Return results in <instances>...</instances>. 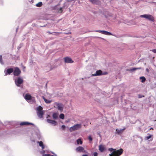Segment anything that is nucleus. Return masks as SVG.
<instances>
[{
	"label": "nucleus",
	"mask_w": 156,
	"mask_h": 156,
	"mask_svg": "<svg viewBox=\"0 0 156 156\" xmlns=\"http://www.w3.org/2000/svg\"><path fill=\"white\" fill-rule=\"evenodd\" d=\"M125 129H116V133H117L118 134H120L121 133H122Z\"/></svg>",
	"instance_id": "16"
},
{
	"label": "nucleus",
	"mask_w": 156,
	"mask_h": 156,
	"mask_svg": "<svg viewBox=\"0 0 156 156\" xmlns=\"http://www.w3.org/2000/svg\"><path fill=\"white\" fill-rule=\"evenodd\" d=\"M98 154L97 152H94L93 154L94 156H98Z\"/></svg>",
	"instance_id": "34"
},
{
	"label": "nucleus",
	"mask_w": 156,
	"mask_h": 156,
	"mask_svg": "<svg viewBox=\"0 0 156 156\" xmlns=\"http://www.w3.org/2000/svg\"><path fill=\"white\" fill-rule=\"evenodd\" d=\"M42 3L41 2H39L38 3L36 4V6L37 7H40L42 5Z\"/></svg>",
	"instance_id": "22"
},
{
	"label": "nucleus",
	"mask_w": 156,
	"mask_h": 156,
	"mask_svg": "<svg viewBox=\"0 0 156 156\" xmlns=\"http://www.w3.org/2000/svg\"><path fill=\"white\" fill-rule=\"evenodd\" d=\"M75 150L77 152L85 153L86 151L84 148L81 146H79L76 148Z\"/></svg>",
	"instance_id": "9"
},
{
	"label": "nucleus",
	"mask_w": 156,
	"mask_h": 156,
	"mask_svg": "<svg viewBox=\"0 0 156 156\" xmlns=\"http://www.w3.org/2000/svg\"><path fill=\"white\" fill-rule=\"evenodd\" d=\"M100 3V2L99 1V0H97L95 3H94V4H99Z\"/></svg>",
	"instance_id": "28"
},
{
	"label": "nucleus",
	"mask_w": 156,
	"mask_h": 156,
	"mask_svg": "<svg viewBox=\"0 0 156 156\" xmlns=\"http://www.w3.org/2000/svg\"><path fill=\"white\" fill-rule=\"evenodd\" d=\"M153 129V128H151V129Z\"/></svg>",
	"instance_id": "42"
},
{
	"label": "nucleus",
	"mask_w": 156,
	"mask_h": 156,
	"mask_svg": "<svg viewBox=\"0 0 156 156\" xmlns=\"http://www.w3.org/2000/svg\"><path fill=\"white\" fill-rule=\"evenodd\" d=\"M62 8H60V9H59V11L60 12H62Z\"/></svg>",
	"instance_id": "37"
},
{
	"label": "nucleus",
	"mask_w": 156,
	"mask_h": 156,
	"mask_svg": "<svg viewBox=\"0 0 156 156\" xmlns=\"http://www.w3.org/2000/svg\"><path fill=\"white\" fill-rule=\"evenodd\" d=\"M13 72V69L12 68H9L7 70L5 69L4 71V73L5 75L7 74H10L11 73Z\"/></svg>",
	"instance_id": "12"
},
{
	"label": "nucleus",
	"mask_w": 156,
	"mask_h": 156,
	"mask_svg": "<svg viewBox=\"0 0 156 156\" xmlns=\"http://www.w3.org/2000/svg\"><path fill=\"white\" fill-rule=\"evenodd\" d=\"M50 116L49 115H48V117H47V122L48 123H49L51 124H52L53 126H55L56 125L57 122L56 121L53 120H52L49 119H48V117H50Z\"/></svg>",
	"instance_id": "11"
},
{
	"label": "nucleus",
	"mask_w": 156,
	"mask_h": 156,
	"mask_svg": "<svg viewBox=\"0 0 156 156\" xmlns=\"http://www.w3.org/2000/svg\"><path fill=\"white\" fill-rule=\"evenodd\" d=\"M64 115L62 113L59 115V118L62 119H64Z\"/></svg>",
	"instance_id": "26"
},
{
	"label": "nucleus",
	"mask_w": 156,
	"mask_h": 156,
	"mask_svg": "<svg viewBox=\"0 0 156 156\" xmlns=\"http://www.w3.org/2000/svg\"><path fill=\"white\" fill-rule=\"evenodd\" d=\"M57 33L55 32H54L53 33V34L54 35H56Z\"/></svg>",
	"instance_id": "39"
},
{
	"label": "nucleus",
	"mask_w": 156,
	"mask_h": 156,
	"mask_svg": "<svg viewBox=\"0 0 156 156\" xmlns=\"http://www.w3.org/2000/svg\"><path fill=\"white\" fill-rule=\"evenodd\" d=\"M43 156H57L56 155H50L49 154H43Z\"/></svg>",
	"instance_id": "30"
},
{
	"label": "nucleus",
	"mask_w": 156,
	"mask_h": 156,
	"mask_svg": "<svg viewBox=\"0 0 156 156\" xmlns=\"http://www.w3.org/2000/svg\"><path fill=\"white\" fill-rule=\"evenodd\" d=\"M51 68H50L49 69H48V70H51Z\"/></svg>",
	"instance_id": "41"
},
{
	"label": "nucleus",
	"mask_w": 156,
	"mask_h": 156,
	"mask_svg": "<svg viewBox=\"0 0 156 156\" xmlns=\"http://www.w3.org/2000/svg\"><path fill=\"white\" fill-rule=\"evenodd\" d=\"M81 127V125L80 124H76L69 128V130L70 132L78 130Z\"/></svg>",
	"instance_id": "5"
},
{
	"label": "nucleus",
	"mask_w": 156,
	"mask_h": 156,
	"mask_svg": "<svg viewBox=\"0 0 156 156\" xmlns=\"http://www.w3.org/2000/svg\"><path fill=\"white\" fill-rule=\"evenodd\" d=\"M58 114L57 113H53L52 116L54 119H56L58 118Z\"/></svg>",
	"instance_id": "18"
},
{
	"label": "nucleus",
	"mask_w": 156,
	"mask_h": 156,
	"mask_svg": "<svg viewBox=\"0 0 156 156\" xmlns=\"http://www.w3.org/2000/svg\"><path fill=\"white\" fill-rule=\"evenodd\" d=\"M103 34L106 35H112L111 33L109 32L108 31L105 30H103L102 34Z\"/></svg>",
	"instance_id": "19"
},
{
	"label": "nucleus",
	"mask_w": 156,
	"mask_h": 156,
	"mask_svg": "<svg viewBox=\"0 0 156 156\" xmlns=\"http://www.w3.org/2000/svg\"><path fill=\"white\" fill-rule=\"evenodd\" d=\"M25 99L29 103H32L35 102V99L34 97H32L29 94H23Z\"/></svg>",
	"instance_id": "2"
},
{
	"label": "nucleus",
	"mask_w": 156,
	"mask_h": 156,
	"mask_svg": "<svg viewBox=\"0 0 156 156\" xmlns=\"http://www.w3.org/2000/svg\"><path fill=\"white\" fill-rule=\"evenodd\" d=\"M151 135H149L148 136H147L145 137V139L146 140H148L149 139H150V138H151Z\"/></svg>",
	"instance_id": "27"
},
{
	"label": "nucleus",
	"mask_w": 156,
	"mask_h": 156,
	"mask_svg": "<svg viewBox=\"0 0 156 156\" xmlns=\"http://www.w3.org/2000/svg\"><path fill=\"white\" fill-rule=\"evenodd\" d=\"M43 99L44 100V101L46 103H50L51 102V100H48L47 99H46L45 98L43 97Z\"/></svg>",
	"instance_id": "21"
},
{
	"label": "nucleus",
	"mask_w": 156,
	"mask_h": 156,
	"mask_svg": "<svg viewBox=\"0 0 156 156\" xmlns=\"http://www.w3.org/2000/svg\"><path fill=\"white\" fill-rule=\"evenodd\" d=\"M69 122V121H66V122Z\"/></svg>",
	"instance_id": "43"
},
{
	"label": "nucleus",
	"mask_w": 156,
	"mask_h": 156,
	"mask_svg": "<svg viewBox=\"0 0 156 156\" xmlns=\"http://www.w3.org/2000/svg\"><path fill=\"white\" fill-rule=\"evenodd\" d=\"M89 0L90 1V0Z\"/></svg>",
	"instance_id": "45"
},
{
	"label": "nucleus",
	"mask_w": 156,
	"mask_h": 156,
	"mask_svg": "<svg viewBox=\"0 0 156 156\" xmlns=\"http://www.w3.org/2000/svg\"><path fill=\"white\" fill-rule=\"evenodd\" d=\"M97 0H90V1L94 4L95 3Z\"/></svg>",
	"instance_id": "33"
},
{
	"label": "nucleus",
	"mask_w": 156,
	"mask_h": 156,
	"mask_svg": "<svg viewBox=\"0 0 156 156\" xmlns=\"http://www.w3.org/2000/svg\"><path fill=\"white\" fill-rule=\"evenodd\" d=\"M15 83L18 87H20V85L23 82V79L20 77H18L15 79Z\"/></svg>",
	"instance_id": "4"
},
{
	"label": "nucleus",
	"mask_w": 156,
	"mask_h": 156,
	"mask_svg": "<svg viewBox=\"0 0 156 156\" xmlns=\"http://www.w3.org/2000/svg\"><path fill=\"white\" fill-rule=\"evenodd\" d=\"M140 78L141 80V82L142 83H144L146 80L144 76L140 77Z\"/></svg>",
	"instance_id": "23"
},
{
	"label": "nucleus",
	"mask_w": 156,
	"mask_h": 156,
	"mask_svg": "<svg viewBox=\"0 0 156 156\" xmlns=\"http://www.w3.org/2000/svg\"><path fill=\"white\" fill-rule=\"evenodd\" d=\"M37 143L39 144V146L41 147L42 149H43L44 148V145L42 141H38L37 142Z\"/></svg>",
	"instance_id": "17"
},
{
	"label": "nucleus",
	"mask_w": 156,
	"mask_h": 156,
	"mask_svg": "<svg viewBox=\"0 0 156 156\" xmlns=\"http://www.w3.org/2000/svg\"><path fill=\"white\" fill-rule=\"evenodd\" d=\"M0 63L2 65H3L4 64L2 60V55H0Z\"/></svg>",
	"instance_id": "25"
},
{
	"label": "nucleus",
	"mask_w": 156,
	"mask_h": 156,
	"mask_svg": "<svg viewBox=\"0 0 156 156\" xmlns=\"http://www.w3.org/2000/svg\"><path fill=\"white\" fill-rule=\"evenodd\" d=\"M109 151L112 153L109 154V156H119L123 152V150L122 148L116 150L115 149L109 148L108 149Z\"/></svg>",
	"instance_id": "1"
},
{
	"label": "nucleus",
	"mask_w": 156,
	"mask_h": 156,
	"mask_svg": "<svg viewBox=\"0 0 156 156\" xmlns=\"http://www.w3.org/2000/svg\"><path fill=\"white\" fill-rule=\"evenodd\" d=\"M55 105L58 110L62 112L63 110L64 105L61 103L56 102L55 103Z\"/></svg>",
	"instance_id": "7"
},
{
	"label": "nucleus",
	"mask_w": 156,
	"mask_h": 156,
	"mask_svg": "<svg viewBox=\"0 0 156 156\" xmlns=\"http://www.w3.org/2000/svg\"><path fill=\"white\" fill-rule=\"evenodd\" d=\"M65 62L67 63H71L73 62V61L70 58L67 57L64 58Z\"/></svg>",
	"instance_id": "13"
},
{
	"label": "nucleus",
	"mask_w": 156,
	"mask_h": 156,
	"mask_svg": "<svg viewBox=\"0 0 156 156\" xmlns=\"http://www.w3.org/2000/svg\"><path fill=\"white\" fill-rule=\"evenodd\" d=\"M43 108L41 106H39L36 108L37 113L38 117L40 118L43 117L44 112L42 110Z\"/></svg>",
	"instance_id": "3"
},
{
	"label": "nucleus",
	"mask_w": 156,
	"mask_h": 156,
	"mask_svg": "<svg viewBox=\"0 0 156 156\" xmlns=\"http://www.w3.org/2000/svg\"><path fill=\"white\" fill-rule=\"evenodd\" d=\"M153 52L154 53H156V49H153L152 50Z\"/></svg>",
	"instance_id": "35"
},
{
	"label": "nucleus",
	"mask_w": 156,
	"mask_h": 156,
	"mask_svg": "<svg viewBox=\"0 0 156 156\" xmlns=\"http://www.w3.org/2000/svg\"><path fill=\"white\" fill-rule=\"evenodd\" d=\"M107 72H104V73H102V71L101 70H98L95 73L93 74H92V76H100L101 75H106L107 74Z\"/></svg>",
	"instance_id": "8"
},
{
	"label": "nucleus",
	"mask_w": 156,
	"mask_h": 156,
	"mask_svg": "<svg viewBox=\"0 0 156 156\" xmlns=\"http://www.w3.org/2000/svg\"><path fill=\"white\" fill-rule=\"evenodd\" d=\"M142 69V68H141V67L133 68H131L130 69H129L128 70L131 71V72H133V71L136 70V69Z\"/></svg>",
	"instance_id": "20"
},
{
	"label": "nucleus",
	"mask_w": 156,
	"mask_h": 156,
	"mask_svg": "<svg viewBox=\"0 0 156 156\" xmlns=\"http://www.w3.org/2000/svg\"><path fill=\"white\" fill-rule=\"evenodd\" d=\"M49 33H50V34H51V33L50 32H49Z\"/></svg>",
	"instance_id": "44"
},
{
	"label": "nucleus",
	"mask_w": 156,
	"mask_h": 156,
	"mask_svg": "<svg viewBox=\"0 0 156 156\" xmlns=\"http://www.w3.org/2000/svg\"><path fill=\"white\" fill-rule=\"evenodd\" d=\"M82 156H88V155L87 154H83L82 155Z\"/></svg>",
	"instance_id": "40"
},
{
	"label": "nucleus",
	"mask_w": 156,
	"mask_h": 156,
	"mask_svg": "<svg viewBox=\"0 0 156 156\" xmlns=\"http://www.w3.org/2000/svg\"><path fill=\"white\" fill-rule=\"evenodd\" d=\"M103 31V30H95V31L96 32H99V33L102 34Z\"/></svg>",
	"instance_id": "32"
},
{
	"label": "nucleus",
	"mask_w": 156,
	"mask_h": 156,
	"mask_svg": "<svg viewBox=\"0 0 156 156\" xmlns=\"http://www.w3.org/2000/svg\"><path fill=\"white\" fill-rule=\"evenodd\" d=\"M88 139L90 141H92V138L91 137V136H89L88 137Z\"/></svg>",
	"instance_id": "29"
},
{
	"label": "nucleus",
	"mask_w": 156,
	"mask_h": 156,
	"mask_svg": "<svg viewBox=\"0 0 156 156\" xmlns=\"http://www.w3.org/2000/svg\"><path fill=\"white\" fill-rule=\"evenodd\" d=\"M45 151H44V150H43V151H41V153H42V154H43H43H44L45 153Z\"/></svg>",
	"instance_id": "36"
},
{
	"label": "nucleus",
	"mask_w": 156,
	"mask_h": 156,
	"mask_svg": "<svg viewBox=\"0 0 156 156\" xmlns=\"http://www.w3.org/2000/svg\"><path fill=\"white\" fill-rule=\"evenodd\" d=\"M146 70L147 72H149V70L147 68L146 69Z\"/></svg>",
	"instance_id": "38"
},
{
	"label": "nucleus",
	"mask_w": 156,
	"mask_h": 156,
	"mask_svg": "<svg viewBox=\"0 0 156 156\" xmlns=\"http://www.w3.org/2000/svg\"><path fill=\"white\" fill-rule=\"evenodd\" d=\"M140 17L142 18H145L149 21H154L153 17L151 15L149 14H144L140 16Z\"/></svg>",
	"instance_id": "6"
},
{
	"label": "nucleus",
	"mask_w": 156,
	"mask_h": 156,
	"mask_svg": "<svg viewBox=\"0 0 156 156\" xmlns=\"http://www.w3.org/2000/svg\"><path fill=\"white\" fill-rule=\"evenodd\" d=\"M99 150L101 152H103L105 150V147L104 146L100 145L99 147Z\"/></svg>",
	"instance_id": "15"
},
{
	"label": "nucleus",
	"mask_w": 156,
	"mask_h": 156,
	"mask_svg": "<svg viewBox=\"0 0 156 156\" xmlns=\"http://www.w3.org/2000/svg\"><path fill=\"white\" fill-rule=\"evenodd\" d=\"M21 73V71L18 67H16L14 69L13 74L15 76H18Z\"/></svg>",
	"instance_id": "10"
},
{
	"label": "nucleus",
	"mask_w": 156,
	"mask_h": 156,
	"mask_svg": "<svg viewBox=\"0 0 156 156\" xmlns=\"http://www.w3.org/2000/svg\"><path fill=\"white\" fill-rule=\"evenodd\" d=\"M66 126L65 125H63L61 126V128L63 130H65V129Z\"/></svg>",
	"instance_id": "31"
},
{
	"label": "nucleus",
	"mask_w": 156,
	"mask_h": 156,
	"mask_svg": "<svg viewBox=\"0 0 156 156\" xmlns=\"http://www.w3.org/2000/svg\"><path fill=\"white\" fill-rule=\"evenodd\" d=\"M30 124L32 125H34V124L32 123L28 122H22L20 123V125L21 126L27 125H30Z\"/></svg>",
	"instance_id": "14"
},
{
	"label": "nucleus",
	"mask_w": 156,
	"mask_h": 156,
	"mask_svg": "<svg viewBox=\"0 0 156 156\" xmlns=\"http://www.w3.org/2000/svg\"><path fill=\"white\" fill-rule=\"evenodd\" d=\"M76 142H77V144H81L83 143V142H82V141L81 140V139H78L77 140Z\"/></svg>",
	"instance_id": "24"
}]
</instances>
